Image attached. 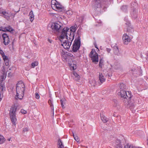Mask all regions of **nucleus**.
I'll list each match as a JSON object with an SVG mask.
<instances>
[{
  "instance_id": "obj_1",
  "label": "nucleus",
  "mask_w": 148,
  "mask_h": 148,
  "mask_svg": "<svg viewBox=\"0 0 148 148\" xmlns=\"http://www.w3.org/2000/svg\"><path fill=\"white\" fill-rule=\"evenodd\" d=\"M25 90V86L21 81L19 82L17 84L16 87V99H22L24 96V92Z\"/></svg>"
},
{
  "instance_id": "obj_2",
  "label": "nucleus",
  "mask_w": 148,
  "mask_h": 148,
  "mask_svg": "<svg viewBox=\"0 0 148 148\" xmlns=\"http://www.w3.org/2000/svg\"><path fill=\"white\" fill-rule=\"evenodd\" d=\"M71 35H72V32L70 30L69 28L65 27L62 30L61 34L59 37L60 40L61 42H62V39H63L65 37L66 39H68V35L70 36Z\"/></svg>"
},
{
  "instance_id": "obj_3",
  "label": "nucleus",
  "mask_w": 148,
  "mask_h": 148,
  "mask_svg": "<svg viewBox=\"0 0 148 148\" xmlns=\"http://www.w3.org/2000/svg\"><path fill=\"white\" fill-rule=\"evenodd\" d=\"M78 34V36L76 38L74 42L73 45L72 50L74 52L77 51V50L79 49L81 44L80 41V35L79 34L78 31L77 32V35Z\"/></svg>"
},
{
  "instance_id": "obj_4",
  "label": "nucleus",
  "mask_w": 148,
  "mask_h": 148,
  "mask_svg": "<svg viewBox=\"0 0 148 148\" xmlns=\"http://www.w3.org/2000/svg\"><path fill=\"white\" fill-rule=\"evenodd\" d=\"M62 24L59 22L53 23L49 25V26H50V27L54 31L58 33L62 32Z\"/></svg>"
},
{
  "instance_id": "obj_5",
  "label": "nucleus",
  "mask_w": 148,
  "mask_h": 148,
  "mask_svg": "<svg viewBox=\"0 0 148 148\" xmlns=\"http://www.w3.org/2000/svg\"><path fill=\"white\" fill-rule=\"evenodd\" d=\"M89 56L93 63L97 64L98 62V54L95 49H92L89 54Z\"/></svg>"
},
{
  "instance_id": "obj_6",
  "label": "nucleus",
  "mask_w": 148,
  "mask_h": 148,
  "mask_svg": "<svg viewBox=\"0 0 148 148\" xmlns=\"http://www.w3.org/2000/svg\"><path fill=\"white\" fill-rule=\"evenodd\" d=\"M16 109L13 108H11L10 112V116L11 121L13 124L15 126L16 122Z\"/></svg>"
},
{
  "instance_id": "obj_7",
  "label": "nucleus",
  "mask_w": 148,
  "mask_h": 148,
  "mask_svg": "<svg viewBox=\"0 0 148 148\" xmlns=\"http://www.w3.org/2000/svg\"><path fill=\"white\" fill-rule=\"evenodd\" d=\"M119 95H120L121 97L125 99H129L131 97V93L129 91L126 92L124 90H121Z\"/></svg>"
},
{
  "instance_id": "obj_8",
  "label": "nucleus",
  "mask_w": 148,
  "mask_h": 148,
  "mask_svg": "<svg viewBox=\"0 0 148 148\" xmlns=\"http://www.w3.org/2000/svg\"><path fill=\"white\" fill-rule=\"evenodd\" d=\"M61 56L63 58V59H64L63 60L64 61H66L69 57H72L73 56L71 53L65 52L62 50H61Z\"/></svg>"
},
{
  "instance_id": "obj_9",
  "label": "nucleus",
  "mask_w": 148,
  "mask_h": 148,
  "mask_svg": "<svg viewBox=\"0 0 148 148\" xmlns=\"http://www.w3.org/2000/svg\"><path fill=\"white\" fill-rule=\"evenodd\" d=\"M108 0H94L95 1L94 7L95 9L100 8L101 7V4H104Z\"/></svg>"
},
{
  "instance_id": "obj_10",
  "label": "nucleus",
  "mask_w": 148,
  "mask_h": 148,
  "mask_svg": "<svg viewBox=\"0 0 148 148\" xmlns=\"http://www.w3.org/2000/svg\"><path fill=\"white\" fill-rule=\"evenodd\" d=\"M63 43L62 44V45L63 46L64 48L65 49H69L70 47V46L71 44V42H70L69 40L67 39L64 41H63V39H62Z\"/></svg>"
},
{
  "instance_id": "obj_11",
  "label": "nucleus",
  "mask_w": 148,
  "mask_h": 148,
  "mask_svg": "<svg viewBox=\"0 0 148 148\" xmlns=\"http://www.w3.org/2000/svg\"><path fill=\"white\" fill-rule=\"evenodd\" d=\"M123 42L124 44L127 45L131 41V38L126 34L123 35L122 38Z\"/></svg>"
},
{
  "instance_id": "obj_12",
  "label": "nucleus",
  "mask_w": 148,
  "mask_h": 148,
  "mask_svg": "<svg viewBox=\"0 0 148 148\" xmlns=\"http://www.w3.org/2000/svg\"><path fill=\"white\" fill-rule=\"evenodd\" d=\"M2 37L4 40L3 42L5 45H8L10 42L9 36L7 34L4 33L2 35Z\"/></svg>"
},
{
  "instance_id": "obj_13",
  "label": "nucleus",
  "mask_w": 148,
  "mask_h": 148,
  "mask_svg": "<svg viewBox=\"0 0 148 148\" xmlns=\"http://www.w3.org/2000/svg\"><path fill=\"white\" fill-rule=\"evenodd\" d=\"M132 10H133L131 13V16L133 18L136 19L137 17L138 11L137 9L136 8H133Z\"/></svg>"
},
{
  "instance_id": "obj_14",
  "label": "nucleus",
  "mask_w": 148,
  "mask_h": 148,
  "mask_svg": "<svg viewBox=\"0 0 148 148\" xmlns=\"http://www.w3.org/2000/svg\"><path fill=\"white\" fill-rule=\"evenodd\" d=\"M99 84L101 85L105 81V79L102 74L100 73H99Z\"/></svg>"
},
{
  "instance_id": "obj_15",
  "label": "nucleus",
  "mask_w": 148,
  "mask_h": 148,
  "mask_svg": "<svg viewBox=\"0 0 148 148\" xmlns=\"http://www.w3.org/2000/svg\"><path fill=\"white\" fill-rule=\"evenodd\" d=\"M10 12H8L4 11L3 14L1 16L3 17L4 18L8 19L9 18L10 16Z\"/></svg>"
},
{
  "instance_id": "obj_16",
  "label": "nucleus",
  "mask_w": 148,
  "mask_h": 148,
  "mask_svg": "<svg viewBox=\"0 0 148 148\" xmlns=\"http://www.w3.org/2000/svg\"><path fill=\"white\" fill-rule=\"evenodd\" d=\"M77 26L76 25H75L74 26H72L71 27L70 29H69L72 32V34L75 35V31L77 29Z\"/></svg>"
},
{
  "instance_id": "obj_17",
  "label": "nucleus",
  "mask_w": 148,
  "mask_h": 148,
  "mask_svg": "<svg viewBox=\"0 0 148 148\" xmlns=\"http://www.w3.org/2000/svg\"><path fill=\"white\" fill-rule=\"evenodd\" d=\"M72 77H73L74 79L75 80H78L80 78V76L76 72H73V73L72 75Z\"/></svg>"
},
{
  "instance_id": "obj_18",
  "label": "nucleus",
  "mask_w": 148,
  "mask_h": 148,
  "mask_svg": "<svg viewBox=\"0 0 148 148\" xmlns=\"http://www.w3.org/2000/svg\"><path fill=\"white\" fill-rule=\"evenodd\" d=\"M3 86L2 84L0 83V101L1 100L3 97Z\"/></svg>"
},
{
  "instance_id": "obj_19",
  "label": "nucleus",
  "mask_w": 148,
  "mask_h": 148,
  "mask_svg": "<svg viewBox=\"0 0 148 148\" xmlns=\"http://www.w3.org/2000/svg\"><path fill=\"white\" fill-rule=\"evenodd\" d=\"M4 60V63L6 66H8L9 65V60L7 56H4L3 58Z\"/></svg>"
},
{
  "instance_id": "obj_20",
  "label": "nucleus",
  "mask_w": 148,
  "mask_h": 148,
  "mask_svg": "<svg viewBox=\"0 0 148 148\" xmlns=\"http://www.w3.org/2000/svg\"><path fill=\"white\" fill-rule=\"evenodd\" d=\"M100 116L101 120L103 123H105L108 121V119L102 114H100Z\"/></svg>"
},
{
  "instance_id": "obj_21",
  "label": "nucleus",
  "mask_w": 148,
  "mask_h": 148,
  "mask_svg": "<svg viewBox=\"0 0 148 148\" xmlns=\"http://www.w3.org/2000/svg\"><path fill=\"white\" fill-rule=\"evenodd\" d=\"M113 51L115 55H118L119 53V50L118 47L116 46H114L113 47Z\"/></svg>"
},
{
  "instance_id": "obj_22",
  "label": "nucleus",
  "mask_w": 148,
  "mask_h": 148,
  "mask_svg": "<svg viewBox=\"0 0 148 148\" xmlns=\"http://www.w3.org/2000/svg\"><path fill=\"white\" fill-rule=\"evenodd\" d=\"M58 148H64L62 143L60 139H59L58 141Z\"/></svg>"
},
{
  "instance_id": "obj_23",
  "label": "nucleus",
  "mask_w": 148,
  "mask_h": 148,
  "mask_svg": "<svg viewBox=\"0 0 148 148\" xmlns=\"http://www.w3.org/2000/svg\"><path fill=\"white\" fill-rule=\"evenodd\" d=\"M29 18L30 21L32 22L34 19V16L32 11H31L29 13Z\"/></svg>"
},
{
  "instance_id": "obj_24",
  "label": "nucleus",
  "mask_w": 148,
  "mask_h": 148,
  "mask_svg": "<svg viewBox=\"0 0 148 148\" xmlns=\"http://www.w3.org/2000/svg\"><path fill=\"white\" fill-rule=\"evenodd\" d=\"M6 75L5 73H3V74L0 76V82L1 83L4 80L6 77Z\"/></svg>"
},
{
  "instance_id": "obj_25",
  "label": "nucleus",
  "mask_w": 148,
  "mask_h": 148,
  "mask_svg": "<svg viewBox=\"0 0 148 148\" xmlns=\"http://www.w3.org/2000/svg\"><path fill=\"white\" fill-rule=\"evenodd\" d=\"M5 32L7 31L11 32L13 30V29L10 26H8L5 27Z\"/></svg>"
},
{
  "instance_id": "obj_26",
  "label": "nucleus",
  "mask_w": 148,
  "mask_h": 148,
  "mask_svg": "<svg viewBox=\"0 0 148 148\" xmlns=\"http://www.w3.org/2000/svg\"><path fill=\"white\" fill-rule=\"evenodd\" d=\"M116 147L117 148H122V146L121 144L120 141L119 140H118L116 141Z\"/></svg>"
},
{
  "instance_id": "obj_27",
  "label": "nucleus",
  "mask_w": 148,
  "mask_h": 148,
  "mask_svg": "<svg viewBox=\"0 0 148 148\" xmlns=\"http://www.w3.org/2000/svg\"><path fill=\"white\" fill-rule=\"evenodd\" d=\"M119 87L121 90H124L126 88V86L123 83H120L119 85Z\"/></svg>"
},
{
  "instance_id": "obj_28",
  "label": "nucleus",
  "mask_w": 148,
  "mask_h": 148,
  "mask_svg": "<svg viewBox=\"0 0 148 148\" xmlns=\"http://www.w3.org/2000/svg\"><path fill=\"white\" fill-rule=\"evenodd\" d=\"M75 35H73V34H72V35L69 36V37L68 36V40L69 41H70V42L72 43V41L74 39Z\"/></svg>"
},
{
  "instance_id": "obj_29",
  "label": "nucleus",
  "mask_w": 148,
  "mask_h": 148,
  "mask_svg": "<svg viewBox=\"0 0 148 148\" xmlns=\"http://www.w3.org/2000/svg\"><path fill=\"white\" fill-rule=\"evenodd\" d=\"M73 136L74 137V139L77 142H79V138H78V136H77L76 135H75L74 134L73 132Z\"/></svg>"
},
{
  "instance_id": "obj_30",
  "label": "nucleus",
  "mask_w": 148,
  "mask_h": 148,
  "mask_svg": "<svg viewBox=\"0 0 148 148\" xmlns=\"http://www.w3.org/2000/svg\"><path fill=\"white\" fill-rule=\"evenodd\" d=\"M103 62V59L101 58L100 59V60L99 62V66L101 68L102 67Z\"/></svg>"
},
{
  "instance_id": "obj_31",
  "label": "nucleus",
  "mask_w": 148,
  "mask_h": 148,
  "mask_svg": "<svg viewBox=\"0 0 148 148\" xmlns=\"http://www.w3.org/2000/svg\"><path fill=\"white\" fill-rule=\"evenodd\" d=\"M5 141V139L4 137L0 135V144H2Z\"/></svg>"
},
{
  "instance_id": "obj_32",
  "label": "nucleus",
  "mask_w": 148,
  "mask_h": 148,
  "mask_svg": "<svg viewBox=\"0 0 148 148\" xmlns=\"http://www.w3.org/2000/svg\"><path fill=\"white\" fill-rule=\"evenodd\" d=\"M54 6H55V7L57 9L60 10L62 8L60 6V5L58 3L57 4V3H56L54 4Z\"/></svg>"
},
{
  "instance_id": "obj_33",
  "label": "nucleus",
  "mask_w": 148,
  "mask_h": 148,
  "mask_svg": "<svg viewBox=\"0 0 148 148\" xmlns=\"http://www.w3.org/2000/svg\"><path fill=\"white\" fill-rule=\"evenodd\" d=\"M38 64V62L37 61H35L32 63V68H34L35 66H37Z\"/></svg>"
},
{
  "instance_id": "obj_34",
  "label": "nucleus",
  "mask_w": 148,
  "mask_h": 148,
  "mask_svg": "<svg viewBox=\"0 0 148 148\" xmlns=\"http://www.w3.org/2000/svg\"><path fill=\"white\" fill-rule=\"evenodd\" d=\"M70 66L71 67V69L72 70H74L76 69V64H71L70 65Z\"/></svg>"
},
{
  "instance_id": "obj_35",
  "label": "nucleus",
  "mask_w": 148,
  "mask_h": 148,
  "mask_svg": "<svg viewBox=\"0 0 148 148\" xmlns=\"http://www.w3.org/2000/svg\"><path fill=\"white\" fill-rule=\"evenodd\" d=\"M131 7L132 8H136V6H137L136 3L135 2H132L131 4Z\"/></svg>"
},
{
  "instance_id": "obj_36",
  "label": "nucleus",
  "mask_w": 148,
  "mask_h": 148,
  "mask_svg": "<svg viewBox=\"0 0 148 148\" xmlns=\"http://www.w3.org/2000/svg\"><path fill=\"white\" fill-rule=\"evenodd\" d=\"M113 102L114 103V106H116L118 104L117 101L116 99H114L113 100Z\"/></svg>"
},
{
  "instance_id": "obj_37",
  "label": "nucleus",
  "mask_w": 148,
  "mask_h": 148,
  "mask_svg": "<svg viewBox=\"0 0 148 148\" xmlns=\"http://www.w3.org/2000/svg\"><path fill=\"white\" fill-rule=\"evenodd\" d=\"M125 24L126 25H127L128 26V27L127 28V32H130L129 28H131L130 27V23L129 22H127V23H126Z\"/></svg>"
},
{
  "instance_id": "obj_38",
  "label": "nucleus",
  "mask_w": 148,
  "mask_h": 148,
  "mask_svg": "<svg viewBox=\"0 0 148 148\" xmlns=\"http://www.w3.org/2000/svg\"><path fill=\"white\" fill-rule=\"evenodd\" d=\"M64 101H65V100H64V99H63V100H62V99H61L60 100L61 104L62 106V108H63L64 106V105L63 104L64 103Z\"/></svg>"
},
{
  "instance_id": "obj_39",
  "label": "nucleus",
  "mask_w": 148,
  "mask_h": 148,
  "mask_svg": "<svg viewBox=\"0 0 148 148\" xmlns=\"http://www.w3.org/2000/svg\"><path fill=\"white\" fill-rule=\"evenodd\" d=\"M35 98L37 99L40 98V96L39 94L37 93H35Z\"/></svg>"
},
{
  "instance_id": "obj_40",
  "label": "nucleus",
  "mask_w": 148,
  "mask_h": 148,
  "mask_svg": "<svg viewBox=\"0 0 148 148\" xmlns=\"http://www.w3.org/2000/svg\"><path fill=\"white\" fill-rule=\"evenodd\" d=\"M0 54H1L3 57H3H4V56H6L3 52L1 50H0Z\"/></svg>"
},
{
  "instance_id": "obj_41",
  "label": "nucleus",
  "mask_w": 148,
  "mask_h": 148,
  "mask_svg": "<svg viewBox=\"0 0 148 148\" xmlns=\"http://www.w3.org/2000/svg\"><path fill=\"white\" fill-rule=\"evenodd\" d=\"M21 112L23 114H25L27 113V111L23 109H22L21 110Z\"/></svg>"
},
{
  "instance_id": "obj_42",
  "label": "nucleus",
  "mask_w": 148,
  "mask_h": 148,
  "mask_svg": "<svg viewBox=\"0 0 148 148\" xmlns=\"http://www.w3.org/2000/svg\"><path fill=\"white\" fill-rule=\"evenodd\" d=\"M28 131V129L27 127H25L23 129V132H27Z\"/></svg>"
},
{
  "instance_id": "obj_43",
  "label": "nucleus",
  "mask_w": 148,
  "mask_h": 148,
  "mask_svg": "<svg viewBox=\"0 0 148 148\" xmlns=\"http://www.w3.org/2000/svg\"><path fill=\"white\" fill-rule=\"evenodd\" d=\"M131 71H132V73H134V72H135V73H136L137 71V70L134 69H132Z\"/></svg>"
},
{
  "instance_id": "obj_44",
  "label": "nucleus",
  "mask_w": 148,
  "mask_h": 148,
  "mask_svg": "<svg viewBox=\"0 0 148 148\" xmlns=\"http://www.w3.org/2000/svg\"><path fill=\"white\" fill-rule=\"evenodd\" d=\"M51 109L53 111V115H54V108H53V105L52 104V103H51Z\"/></svg>"
},
{
  "instance_id": "obj_45",
  "label": "nucleus",
  "mask_w": 148,
  "mask_h": 148,
  "mask_svg": "<svg viewBox=\"0 0 148 148\" xmlns=\"http://www.w3.org/2000/svg\"><path fill=\"white\" fill-rule=\"evenodd\" d=\"M5 27H0V31L5 32Z\"/></svg>"
},
{
  "instance_id": "obj_46",
  "label": "nucleus",
  "mask_w": 148,
  "mask_h": 148,
  "mask_svg": "<svg viewBox=\"0 0 148 148\" xmlns=\"http://www.w3.org/2000/svg\"><path fill=\"white\" fill-rule=\"evenodd\" d=\"M48 102L49 105H50V107H51V103H52V101H51V100L50 99H49L48 100Z\"/></svg>"
},
{
  "instance_id": "obj_47",
  "label": "nucleus",
  "mask_w": 148,
  "mask_h": 148,
  "mask_svg": "<svg viewBox=\"0 0 148 148\" xmlns=\"http://www.w3.org/2000/svg\"><path fill=\"white\" fill-rule=\"evenodd\" d=\"M4 11H3V10L0 9V14H1V15L3 14V13Z\"/></svg>"
},
{
  "instance_id": "obj_48",
  "label": "nucleus",
  "mask_w": 148,
  "mask_h": 148,
  "mask_svg": "<svg viewBox=\"0 0 148 148\" xmlns=\"http://www.w3.org/2000/svg\"><path fill=\"white\" fill-rule=\"evenodd\" d=\"M106 50H107V51L108 53H110L111 51V49H109V48H106Z\"/></svg>"
},
{
  "instance_id": "obj_49",
  "label": "nucleus",
  "mask_w": 148,
  "mask_h": 148,
  "mask_svg": "<svg viewBox=\"0 0 148 148\" xmlns=\"http://www.w3.org/2000/svg\"><path fill=\"white\" fill-rule=\"evenodd\" d=\"M8 77H10L11 76V73L10 72L8 73Z\"/></svg>"
},
{
  "instance_id": "obj_50",
  "label": "nucleus",
  "mask_w": 148,
  "mask_h": 148,
  "mask_svg": "<svg viewBox=\"0 0 148 148\" xmlns=\"http://www.w3.org/2000/svg\"><path fill=\"white\" fill-rule=\"evenodd\" d=\"M48 41L50 42V43H51V40H50L49 39H48Z\"/></svg>"
},
{
  "instance_id": "obj_51",
  "label": "nucleus",
  "mask_w": 148,
  "mask_h": 148,
  "mask_svg": "<svg viewBox=\"0 0 148 148\" xmlns=\"http://www.w3.org/2000/svg\"><path fill=\"white\" fill-rule=\"evenodd\" d=\"M95 48H97V49H98V48L97 47V45H95Z\"/></svg>"
},
{
  "instance_id": "obj_52",
  "label": "nucleus",
  "mask_w": 148,
  "mask_h": 148,
  "mask_svg": "<svg viewBox=\"0 0 148 148\" xmlns=\"http://www.w3.org/2000/svg\"><path fill=\"white\" fill-rule=\"evenodd\" d=\"M11 138H9L8 139V140L9 141H10V140H11Z\"/></svg>"
},
{
  "instance_id": "obj_53",
  "label": "nucleus",
  "mask_w": 148,
  "mask_h": 148,
  "mask_svg": "<svg viewBox=\"0 0 148 148\" xmlns=\"http://www.w3.org/2000/svg\"><path fill=\"white\" fill-rule=\"evenodd\" d=\"M107 76L108 75V77H110V75L109 74L108 75H106Z\"/></svg>"
},
{
  "instance_id": "obj_54",
  "label": "nucleus",
  "mask_w": 148,
  "mask_h": 148,
  "mask_svg": "<svg viewBox=\"0 0 148 148\" xmlns=\"http://www.w3.org/2000/svg\"><path fill=\"white\" fill-rule=\"evenodd\" d=\"M123 7H125V8H126V6L125 5L124 6H123Z\"/></svg>"
},
{
  "instance_id": "obj_55",
  "label": "nucleus",
  "mask_w": 148,
  "mask_h": 148,
  "mask_svg": "<svg viewBox=\"0 0 148 148\" xmlns=\"http://www.w3.org/2000/svg\"><path fill=\"white\" fill-rule=\"evenodd\" d=\"M1 37V34L0 33V38Z\"/></svg>"
},
{
  "instance_id": "obj_56",
  "label": "nucleus",
  "mask_w": 148,
  "mask_h": 148,
  "mask_svg": "<svg viewBox=\"0 0 148 148\" xmlns=\"http://www.w3.org/2000/svg\"><path fill=\"white\" fill-rule=\"evenodd\" d=\"M11 70V68H10L9 69V70Z\"/></svg>"
}]
</instances>
